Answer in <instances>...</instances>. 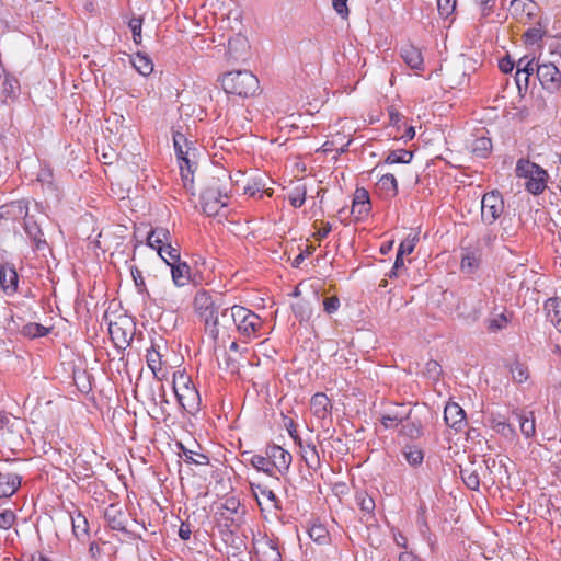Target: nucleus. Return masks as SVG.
<instances>
[{
    "label": "nucleus",
    "mask_w": 561,
    "mask_h": 561,
    "mask_svg": "<svg viewBox=\"0 0 561 561\" xmlns=\"http://www.w3.org/2000/svg\"><path fill=\"white\" fill-rule=\"evenodd\" d=\"M194 307L204 324H209L211 333L215 332V324L209 321L213 320V313L219 310L220 306L216 305L213 296L205 290L197 291L194 298Z\"/></svg>",
    "instance_id": "obj_9"
},
{
    "label": "nucleus",
    "mask_w": 561,
    "mask_h": 561,
    "mask_svg": "<svg viewBox=\"0 0 561 561\" xmlns=\"http://www.w3.org/2000/svg\"><path fill=\"white\" fill-rule=\"evenodd\" d=\"M356 503L362 512L373 515L375 510V501L366 492H358L356 494Z\"/></svg>",
    "instance_id": "obj_39"
},
{
    "label": "nucleus",
    "mask_w": 561,
    "mask_h": 561,
    "mask_svg": "<svg viewBox=\"0 0 561 561\" xmlns=\"http://www.w3.org/2000/svg\"><path fill=\"white\" fill-rule=\"evenodd\" d=\"M18 273L11 264H0V287L7 294L15 293L18 288Z\"/></svg>",
    "instance_id": "obj_16"
},
{
    "label": "nucleus",
    "mask_w": 561,
    "mask_h": 561,
    "mask_svg": "<svg viewBox=\"0 0 561 561\" xmlns=\"http://www.w3.org/2000/svg\"><path fill=\"white\" fill-rule=\"evenodd\" d=\"M403 455H404V458L405 460L411 465V466H419L422 463L423 461V458H424V455H423V451L416 447H413V446H409L405 448V450L403 451Z\"/></svg>",
    "instance_id": "obj_46"
},
{
    "label": "nucleus",
    "mask_w": 561,
    "mask_h": 561,
    "mask_svg": "<svg viewBox=\"0 0 561 561\" xmlns=\"http://www.w3.org/2000/svg\"><path fill=\"white\" fill-rule=\"evenodd\" d=\"M515 419L519 423L520 432L526 438L533 437L535 435L536 425L533 412L515 413Z\"/></svg>",
    "instance_id": "obj_28"
},
{
    "label": "nucleus",
    "mask_w": 561,
    "mask_h": 561,
    "mask_svg": "<svg viewBox=\"0 0 561 561\" xmlns=\"http://www.w3.org/2000/svg\"><path fill=\"white\" fill-rule=\"evenodd\" d=\"M232 316H234L233 325L238 332L245 337H255L261 329L263 321L252 310L234 305L232 306Z\"/></svg>",
    "instance_id": "obj_5"
},
{
    "label": "nucleus",
    "mask_w": 561,
    "mask_h": 561,
    "mask_svg": "<svg viewBox=\"0 0 561 561\" xmlns=\"http://www.w3.org/2000/svg\"><path fill=\"white\" fill-rule=\"evenodd\" d=\"M288 201L295 208L301 207L306 201V188L296 187L289 195Z\"/></svg>",
    "instance_id": "obj_50"
},
{
    "label": "nucleus",
    "mask_w": 561,
    "mask_h": 561,
    "mask_svg": "<svg viewBox=\"0 0 561 561\" xmlns=\"http://www.w3.org/2000/svg\"><path fill=\"white\" fill-rule=\"evenodd\" d=\"M22 478L18 473L0 472V499L12 496L21 485Z\"/></svg>",
    "instance_id": "obj_22"
},
{
    "label": "nucleus",
    "mask_w": 561,
    "mask_h": 561,
    "mask_svg": "<svg viewBox=\"0 0 561 561\" xmlns=\"http://www.w3.org/2000/svg\"><path fill=\"white\" fill-rule=\"evenodd\" d=\"M491 147V140L489 138L481 137L474 141L473 152L478 157L484 158L490 152Z\"/></svg>",
    "instance_id": "obj_48"
},
{
    "label": "nucleus",
    "mask_w": 561,
    "mask_h": 561,
    "mask_svg": "<svg viewBox=\"0 0 561 561\" xmlns=\"http://www.w3.org/2000/svg\"><path fill=\"white\" fill-rule=\"evenodd\" d=\"M227 179L228 175L221 172V175L211 176L208 179L204 188L201 192V204L203 211L207 216H215L219 209L227 205Z\"/></svg>",
    "instance_id": "obj_1"
},
{
    "label": "nucleus",
    "mask_w": 561,
    "mask_h": 561,
    "mask_svg": "<svg viewBox=\"0 0 561 561\" xmlns=\"http://www.w3.org/2000/svg\"><path fill=\"white\" fill-rule=\"evenodd\" d=\"M547 319L557 325L561 322V298L552 297L546 300L545 307Z\"/></svg>",
    "instance_id": "obj_27"
},
{
    "label": "nucleus",
    "mask_w": 561,
    "mask_h": 561,
    "mask_svg": "<svg viewBox=\"0 0 561 561\" xmlns=\"http://www.w3.org/2000/svg\"><path fill=\"white\" fill-rule=\"evenodd\" d=\"M141 25L142 20L140 18L130 19L128 26L133 33V38L136 44H139L141 41Z\"/></svg>",
    "instance_id": "obj_56"
},
{
    "label": "nucleus",
    "mask_w": 561,
    "mask_h": 561,
    "mask_svg": "<svg viewBox=\"0 0 561 561\" xmlns=\"http://www.w3.org/2000/svg\"><path fill=\"white\" fill-rule=\"evenodd\" d=\"M533 59L527 56L520 58L516 64V72L524 76V87L527 88L530 75L534 72Z\"/></svg>",
    "instance_id": "obj_37"
},
{
    "label": "nucleus",
    "mask_w": 561,
    "mask_h": 561,
    "mask_svg": "<svg viewBox=\"0 0 561 561\" xmlns=\"http://www.w3.org/2000/svg\"><path fill=\"white\" fill-rule=\"evenodd\" d=\"M301 457L308 468L317 470L320 467V457L313 444H307L305 447H301Z\"/></svg>",
    "instance_id": "obj_30"
},
{
    "label": "nucleus",
    "mask_w": 561,
    "mask_h": 561,
    "mask_svg": "<svg viewBox=\"0 0 561 561\" xmlns=\"http://www.w3.org/2000/svg\"><path fill=\"white\" fill-rule=\"evenodd\" d=\"M240 508V502L236 497H228L226 499L225 503L221 506V515L226 516V518H229L230 515L238 514Z\"/></svg>",
    "instance_id": "obj_49"
},
{
    "label": "nucleus",
    "mask_w": 561,
    "mask_h": 561,
    "mask_svg": "<svg viewBox=\"0 0 561 561\" xmlns=\"http://www.w3.org/2000/svg\"><path fill=\"white\" fill-rule=\"evenodd\" d=\"M164 253L168 255L169 262H178L181 260L180 251L173 248L170 242L164 245Z\"/></svg>",
    "instance_id": "obj_61"
},
{
    "label": "nucleus",
    "mask_w": 561,
    "mask_h": 561,
    "mask_svg": "<svg viewBox=\"0 0 561 561\" xmlns=\"http://www.w3.org/2000/svg\"><path fill=\"white\" fill-rule=\"evenodd\" d=\"M131 64L134 68L142 76H148L153 71V62L151 59L140 53H137L131 57Z\"/></svg>",
    "instance_id": "obj_31"
},
{
    "label": "nucleus",
    "mask_w": 561,
    "mask_h": 561,
    "mask_svg": "<svg viewBox=\"0 0 561 561\" xmlns=\"http://www.w3.org/2000/svg\"><path fill=\"white\" fill-rule=\"evenodd\" d=\"M514 67H515V62L508 56L505 58H502L499 61V68L504 73L511 72L514 69Z\"/></svg>",
    "instance_id": "obj_62"
},
{
    "label": "nucleus",
    "mask_w": 561,
    "mask_h": 561,
    "mask_svg": "<svg viewBox=\"0 0 561 561\" xmlns=\"http://www.w3.org/2000/svg\"><path fill=\"white\" fill-rule=\"evenodd\" d=\"M456 8V0H437V9L442 16H449Z\"/></svg>",
    "instance_id": "obj_55"
},
{
    "label": "nucleus",
    "mask_w": 561,
    "mask_h": 561,
    "mask_svg": "<svg viewBox=\"0 0 561 561\" xmlns=\"http://www.w3.org/2000/svg\"><path fill=\"white\" fill-rule=\"evenodd\" d=\"M248 48V41L241 35H237L236 37L230 38L228 42V55L234 60L243 58Z\"/></svg>",
    "instance_id": "obj_26"
},
{
    "label": "nucleus",
    "mask_w": 561,
    "mask_h": 561,
    "mask_svg": "<svg viewBox=\"0 0 561 561\" xmlns=\"http://www.w3.org/2000/svg\"><path fill=\"white\" fill-rule=\"evenodd\" d=\"M525 37L529 44H535L542 38V31L536 27L529 28L526 31Z\"/></svg>",
    "instance_id": "obj_60"
},
{
    "label": "nucleus",
    "mask_w": 561,
    "mask_h": 561,
    "mask_svg": "<svg viewBox=\"0 0 561 561\" xmlns=\"http://www.w3.org/2000/svg\"><path fill=\"white\" fill-rule=\"evenodd\" d=\"M370 209H371V205L353 203L351 213L355 217L356 220H362L368 216Z\"/></svg>",
    "instance_id": "obj_53"
},
{
    "label": "nucleus",
    "mask_w": 561,
    "mask_h": 561,
    "mask_svg": "<svg viewBox=\"0 0 561 561\" xmlns=\"http://www.w3.org/2000/svg\"><path fill=\"white\" fill-rule=\"evenodd\" d=\"M173 144H174V147H181V146L187 147V146L193 145L192 142H190L186 139L185 135L180 131H176L173 134Z\"/></svg>",
    "instance_id": "obj_64"
},
{
    "label": "nucleus",
    "mask_w": 561,
    "mask_h": 561,
    "mask_svg": "<svg viewBox=\"0 0 561 561\" xmlns=\"http://www.w3.org/2000/svg\"><path fill=\"white\" fill-rule=\"evenodd\" d=\"M265 455L268 456L275 471L280 474H285L288 471L291 463V455L289 451L278 445H271L266 447Z\"/></svg>",
    "instance_id": "obj_13"
},
{
    "label": "nucleus",
    "mask_w": 561,
    "mask_h": 561,
    "mask_svg": "<svg viewBox=\"0 0 561 561\" xmlns=\"http://www.w3.org/2000/svg\"><path fill=\"white\" fill-rule=\"evenodd\" d=\"M146 358L148 367L157 376L158 371L161 370V354L157 350H154V347H152L151 350H148Z\"/></svg>",
    "instance_id": "obj_45"
},
{
    "label": "nucleus",
    "mask_w": 561,
    "mask_h": 561,
    "mask_svg": "<svg viewBox=\"0 0 561 561\" xmlns=\"http://www.w3.org/2000/svg\"><path fill=\"white\" fill-rule=\"evenodd\" d=\"M71 524H72V533L75 537L79 540L84 542L89 539V523L84 515H82L81 512H77L75 515L70 516Z\"/></svg>",
    "instance_id": "obj_25"
},
{
    "label": "nucleus",
    "mask_w": 561,
    "mask_h": 561,
    "mask_svg": "<svg viewBox=\"0 0 561 561\" xmlns=\"http://www.w3.org/2000/svg\"><path fill=\"white\" fill-rule=\"evenodd\" d=\"M504 211V201L497 191L485 193L481 201V218L488 225L494 224Z\"/></svg>",
    "instance_id": "obj_7"
},
{
    "label": "nucleus",
    "mask_w": 561,
    "mask_h": 561,
    "mask_svg": "<svg viewBox=\"0 0 561 561\" xmlns=\"http://www.w3.org/2000/svg\"><path fill=\"white\" fill-rule=\"evenodd\" d=\"M413 158V153L405 149L393 150L389 152L385 162L388 164L393 163H409Z\"/></svg>",
    "instance_id": "obj_35"
},
{
    "label": "nucleus",
    "mask_w": 561,
    "mask_h": 561,
    "mask_svg": "<svg viewBox=\"0 0 561 561\" xmlns=\"http://www.w3.org/2000/svg\"><path fill=\"white\" fill-rule=\"evenodd\" d=\"M22 332L25 336L35 339L45 336L49 332V329L39 323H28L23 327Z\"/></svg>",
    "instance_id": "obj_42"
},
{
    "label": "nucleus",
    "mask_w": 561,
    "mask_h": 561,
    "mask_svg": "<svg viewBox=\"0 0 561 561\" xmlns=\"http://www.w3.org/2000/svg\"><path fill=\"white\" fill-rule=\"evenodd\" d=\"M309 537L318 545H325L329 542L330 536L327 528L321 524H314L308 529Z\"/></svg>",
    "instance_id": "obj_34"
},
{
    "label": "nucleus",
    "mask_w": 561,
    "mask_h": 561,
    "mask_svg": "<svg viewBox=\"0 0 561 561\" xmlns=\"http://www.w3.org/2000/svg\"><path fill=\"white\" fill-rule=\"evenodd\" d=\"M12 208H18L19 213L22 214L25 210L24 230L26 234L33 240L36 250H43L47 243L43 238V231L36 221L27 217L26 204L22 201L12 204Z\"/></svg>",
    "instance_id": "obj_11"
},
{
    "label": "nucleus",
    "mask_w": 561,
    "mask_h": 561,
    "mask_svg": "<svg viewBox=\"0 0 561 561\" xmlns=\"http://www.w3.org/2000/svg\"><path fill=\"white\" fill-rule=\"evenodd\" d=\"M515 172L518 178L526 179L525 188L533 195L541 194L547 187V171L527 159L517 161Z\"/></svg>",
    "instance_id": "obj_3"
},
{
    "label": "nucleus",
    "mask_w": 561,
    "mask_h": 561,
    "mask_svg": "<svg viewBox=\"0 0 561 561\" xmlns=\"http://www.w3.org/2000/svg\"><path fill=\"white\" fill-rule=\"evenodd\" d=\"M476 466L480 472V476L482 478V482L483 483H488L490 482L491 484H493L495 481H494V478L491 477L492 474V468L495 467V460L494 459H491V458H488V459H481L479 461H476Z\"/></svg>",
    "instance_id": "obj_32"
},
{
    "label": "nucleus",
    "mask_w": 561,
    "mask_h": 561,
    "mask_svg": "<svg viewBox=\"0 0 561 561\" xmlns=\"http://www.w3.org/2000/svg\"><path fill=\"white\" fill-rule=\"evenodd\" d=\"M332 5L341 18L346 19L348 16L347 0H333Z\"/></svg>",
    "instance_id": "obj_59"
},
{
    "label": "nucleus",
    "mask_w": 561,
    "mask_h": 561,
    "mask_svg": "<svg viewBox=\"0 0 561 561\" xmlns=\"http://www.w3.org/2000/svg\"><path fill=\"white\" fill-rule=\"evenodd\" d=\"M294 314L300 321H308L312 316L309 302L301 300L293 306Z\"/></svg>",
    "instance_id": "obj_40"
},
{
    "label": "nucleus",
    "mask_w": 561,
    "mask_h": 561,
    "mask_svg": "<svg viewBox=\"0 0 561 561\" xmlns=\"http://www.w3.org/2000/svg\"><path fill=\"white\" fill-rule=\"evenodd\" d=\"M104 517L112 529L126 531L127 518L125 513L119 507L111 505L106 508Z\"/></svg>",
    "instance_id": "obj_24"
},
{
    "label": "nucleus",
    "mask_w": 561,
    "mask_h": 561,
    "mask_svg": "<svg viewBox=\"0 0 561 561\" xmlns=\"http://www.w3.org/2000/svg\"><path fill=\"white\" fill-rule=\"evenodd\" d=\"M353 203L370 205L368 191L364 187H357L354 193Z\"/></svg>",
    "instance_id": "obj_58"
},
{
    "label": "nucleus",
    "mask_w": 561,
    "mask_h": 561,
    "mask_svg": "<svg viewBox=\"0 0 561 561\" xmlns=\"http://www.w3.org/2000/svg\"><path fill=\"white\" fill-rule=\"evenodd\" d=\"M171 236L168 229L165 228H156L152 229L148 237L147 243L150 248L157 249L160 257L165 260L164 255V245L170 242Z\"/></svg>",
    "instance_id": "obj_17"
},
{
    "label": "nucleus",
    "mask_w": 561,
    "mask_h": 561,
    "mask_svg": "<svg viewBox=\"0 0 561 561\" xmlns=\"http://www.w3.org/2000/svg\"><path fill=\"white\" fill-rule=\"evenodd\" d=\"M444 421L447 426L456 433L461 432L466 425V413L463 409L456 402H448L444 410Z\"/></svg>",
    "instance_id": "obj_14"
},
{
    "label": "nucleus",
    "mask_w": 561,
    "mask_h": 561,
    "mask_svg": "<svg viewBox=\"0 0 561 561\" xmlns=\"http://www.w3.org/2000/svg\"><path fill=\"white\" fill-rule=\"evenodd\" d=\"M255 488L259 491V493H257L253 489L254 494H255L256 497L260 494L267 502H270L275 510H280L279 500L277 499L276 494L272 490H270L268 488L263 486L261 484H257Z\"/></svg>",
    "instance_id": "obj_44"
},
{
    "label": "nucleus",
    "mask_w": 561,
    "mask_h": 561,
    "mask_svg": "<svg viewBox=\"0 0 561 561\" xmlns=\"http://www.w3.org/2000/svg\"><path fill=\"white\" fill-rule=\"evenodd\" d=\"M417 237H408L399 245L398 253L400 255L411 254L415 248Z\"/></svg>",
    "instance_id": "obj_54"
},
{
    "label": "nucleus",
    "mask_w": 561,
    "mask_h": 561,
    "mask_svg": "<svg viewBox=\"0 0 561 561\" xmlns=\"http://www.w3.org/2000/svg\"><path fill=\"white\" fill-rule=\"evenodd\" d=\"M486 323L489 331L497 332L507 325L508 319L505 313H500L494 316L493 318L488 319Z\"/></svg>",
    "instance_id": "obj_47"
},
{
    "label": "nucleus",
    "mask_w": 561,
    "mask_h": 561,
    "mask_svg": "<svg viewBox=\"0 0 561 561\" xmlns=\"http://www.w3.org/2000/svg\"><path fill=\"white\" fill-rule=\"evenodd\" d=\"M250 462L256 470L263 471L264 473H267L271 477L275 476L273 463H271V460L267 455H253Z\"/></svg>",
    "instance_id": "obj_33"
},
{
    "label": "nucleus",
    "mask_w": 561,
    "mask_h": 561,
    "mask_svg": "<svg viewBox=\"0 0 561 561\" xmlns=\"http://www.w3.org/2000/svg\"><path fill=\"white\" fill-rule=\"evenodd\" d=\"M537 78L549 92L557 91L561 85V72L553 62L537 65Z\"/></svg>",
    "instance_id": "obj_10"
},
{
    "label": "nucleus",
    "mask_w": 561,
    "mask_h": 561,
    "mask_svg": "<svg viewBox=\"0 0 561 561\" xmlns=\"http://www.w3.org/2000/svg\"><path fill=\"white\" fill-rule=\"evenodd\" d=\"M171 267V276L175 286L182 287L190 283L191 280V267L186 262L178 261V262H169V260H163Z\"/></svg>",
    "instance_id": "obj_18"
},
{
    "label": "nucleus",
    "mask_w": 561,
    "mask_h": 561,
    "mask_svg": "<svg viewBox=\"0 0 561 561\" xmlns=\"http://www.w3.org/2000/svg\"><path fill=\"white\" fill-rule=\"evenodd\" d=\"M180 448L184 454V461L187 463H194L198 466H206L209 463V458L204 454H195L194 451L185 448L183 444L180 443Z\"/></svg>",
    "instance_id": "obj_36"
},
{
    "label": "nucleus",
    "mask_w": 561,
    "mask_h": 561,
    "mask_svg": "<svg viewBox=\"0 0 561 561\" xmlns=\"http://www.w3.org/2000/svg\"><path fill=\"white\" fill-rule=\"evenodd\" d=\"M16 520V515L11 510H4L0 512V528L10 529Z\"/></svg>",
    "instance_id": "obj_52"
},
{
    "label": "nucleus",
    "mask_w": 561,
    "mask_h": 561,
    "mask_svg": "<svg viewBox=\"0 0 561 561\" xmlns=\"http://www.w3.org/2000/svg\"><path fill=\"white\" fill-rule=\"evenodd\" d=\"M460 477L468 489L473 491L479 490L482 478L476 466V461H470L466 466H460Z\"/></svg>",
    "instance_id": "obj_21"
},
{
    "label": "nucleus",
    "mask_w": 561,
    "mask_h": 561,
    "mask_svg": "<svg viewBox=\"0 0 561 561\" xmlns=\"http://www.w3.org/2000/svg\"><path fill=\"white\" fill-rule=\"evenodd\" d=\"M412 409L405 410L403 405H396L386 413V420H397V423H403L411 416Z\"/></svg>",
    "instance_id": "obj_38"
},
{
    "label": "nucleus",
    "mask_w": 561,
    "mask_h": 561,
    "mask_svg": "<svg viewBox=\"0 0 561 561\" xmlns=\"http://www.w3.org/2000/svg\"><path fill=\"white\" fill-rule=\"evenodd\" d=\"M131 276H133L135 285L138 287L139 291H142L145 289V280L141 275V272L137 267H133Z\"/></svg>",
    "instance_id": "obj_63"
},
{
    "label": "nucleus",
    "mask_w": 561,
    "mask_h": 561,
    "mask_svg": "<svg viewBox=\"0 0 561 561\" xmlns=\"http://www.w3.org/2000/svg\"><path fill=\"white\" fill-rule=\"evenodd\" d=\"M234 316H232V307L224 308L220 312L219 310L213 313V320L209 322H214L215 332L211 333V328L209 324H205V330L209 337L216 341L220 334V332L226 333L233 325Z\"/></svg>",
    "instance_id": "obj_12"
},
{
    "label": "nucleus",
    "mask_w": 561,
    "mask_h": 561,
    "mask_svg": "<svg viewBox=\"0 0 561 561\" xmlns=\"http://www.w3.org/2000/svg\"><path fill=\"white\" fill-rule=\"evenodd\" d=\"M481 264V252L479 250L463 249L461 253L460 270L463 274L476 273Z\"/></svg>",
    "instance_id": "obj_20"
},
{
    "label": "nucleus",
    "mask_w": 561,
    "mask_h": 561,
    "mask_svg": "<svg viewBox=\"0 0 561 561\" xmlns=\"http://www.w3.org/2000/svg\"><path fill=\"white\" fill-rule=\"evenodd\" d=\"M379 183L383 190L391 192L393 195H396L398 193V184H397V180L393 174H391V173L383 174L380 178Z\"/></svg>",
    "instance_id": "obj_51"
},
{
    "label": "nucleus",
    "mask_w": 561,
    "mask_h": 561,
    "mask_svg": "<svg viewBox=\"0 0 561 561\" xmlns=\"http://www.w3.org/2000/svg\"><path fill=\"white\" fill-rule=\"evenodd\" d=\"M510 370H511L513 380L518 383L525 382L529 377L527 367L519 362L513 363L511 365Z\"/></svg>",
    "instance_id": "obj_41"
},
{
    "label": "nucleus",
    "mask_w": 561,
    "mask_h": 561,
    "mask_svg": "<svg viewBox=\"0 0 561 561\" xmlns=\"http://www.w3.org/2000/svg\"><path fill=\"white\" fill-rule=\"evenodd\" d=\"M221 85L227 94L242 98L253 96L260 89L259 79L248 70L225 73L221 79Z\"/></svg>",
    "instance_id": "obj_2"
},
{
    "label": "nucleus",
    "mask_w": 561,
    "mask_h": 561,
    "mask_svg": "<svg viewBox=\"0 0 561 561\" xmlns=\"http://www.w3.org/2000/svg\"><path fill=\"white\" fill-rule=\"evenodd\" d=\"M492 428L503 436H513L515 434L514 428L510 423H507L504 419L501 417H492L491 420Z\"/></svg>",
    "instance_id": "obj_43"
},
{
    "label": "nucleus",
    "mask_w": 561,
    "mask_h": 561,
    "mask_svg": "<svg viewBox=\"0 0 561 561\" xmlns=\"http://www.w3.org/2000/svg\"><path fill=\"white\" fill-rule=\"evenodd\" d=\"M174 149L180 161L181 179L183 182V186L187 192L194 195V162L192 161L191 156L195 157V148H193L192 146H181L174 147Z\"/></svg>",
    "instance_id": "obj_6"
},
{
    "label": "nucleus",
    "mask_w": 561,
    "mask_h": 561,
    "mask_svg": "<svg viewBox=\"0 0 561 561\" xmlns=\"http://www.w3.org/2000/svg\"><path fill=\"white\" fill-rule=\"evenodd\" d=\"M310 409L317 419L324 420L331 414L332 404L327 394L318 392L311 398Z\"/></svg>",
    "instance_id": "obj_19"
},
{
    "label": "nucleus",
    "mask_w": 561,
    "mask_h": 561,
    "mask_svg": "<svg viewBox=\"0 0 561 561\" xmlns=\"http://www.w3.org/2000/svg\"><path fill=\"white\" fill-rule=\"evenodd\" d=\"M173 390L179 404L184 411L192 415L199 411V393L187 376L181 374L179 377H174Z\"/></svg>",
    "instance_id": "obj_4"
},
{
    "label": "nucleus",
    "mask_w": 561,
    "mask_h": 561,
    "mask_svg": "<svg viewBox=\"0 0 561 561\" xmlns=\"http://www.w3.org/2000/svg\"><path fill=\"white\" fill-rule=\"evenodd\" d=\"M340 308V299L336 296L328 297L323 300V309L328 314H332Z\"/></svg>",
    "instance_id": "obj_57"
},
{
    "label": "nucleus",
    "mask_w": 561,
    "mask_h": 561,
    "mask_svg": "<svg viewBox=\"0 0 561 561\" xmlns=\"http://www.w3.org/2000/svg\"><path fill=\"white\" fill-rule=\"evenodd\" d=\"M135 324L128 318L119 319L118 321L111 322L108 325V333L115 346L125 350L129 346L134 339Z\"/></svg>",
    "instance_id": "obj_8"
},
{
    "label": "nucleus",
    "mask_w": 561,
    "mask_h": 561,
    "mask_svg": "<svg viewBox=\"0 0 561 561\" xmlns=\"http://www.w3.org/2000/svg\"><path fill=\"white\" fill-rule=\"evenodd\" d=\"M400 55H401L402 59L404 60V62L410 68H412L414 70L423 69L424 60H423L422 53L417 47H415L411 44H405L401 47Z\"/></svg>",
    "instance_id": "obj_23"
},
{
    "label": "nucleus",
    "mask_w": 561,
    "mask_h": 561,
    "mask_svg": "<svg viewBox=\"0 0 561 561\" xmlns=\"http://www.w3.org/2000/svg\"><path fill=\"white\" fill-rule=\"evenodd\" d=\"M510 11L516 20L527 23L537 15L538 5L533 0H513Z\"/></svg>",
    "instance_id": "obj_15"
},
{
    "label": "nucleus",
    "mask_w": 561,
    "mask_h": 561,
    "mask_svg": "<svg viewBox=\"0 0 561 561\" xmlns=\"http://www.w3.org/2000/svg\"><path fill=\"white\" fill-rule=\"evenodd\" d=\"M400 434L412 440L419 439L423 435V428L420 421L411 420V417L401 423Z\"/></svg>",
    "instance_id": "obj_29"
}]
</instances>
